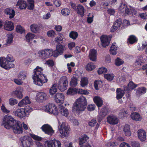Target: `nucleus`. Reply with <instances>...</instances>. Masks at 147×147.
<instances>
[{
	"label": "nucleus",
	"instance_id": "nucleus-10",
	"mask_svg": "<svg viewBox=\"0 0 147 147\" xmlns=\"http://www.w3.org/2000/svg\"><path fill=\"white\" fill-rule=\"evenodd\" d=\"M0 66L5 69H8L13 67L15 65L13 63L9 62L6 58L3 57L0 58Z\"/></svg>",
	"mask_w": 147,
	"mask_h": 147
},
{
	"label": "nucleus",
	"instance_id": "nucleus-50",
	"mask_svg": "<svg viewBox=\"0 0 147 147\" xmlns=\"http://www.w3.org/2000/svg\"><path fill=\"white\" fill-rule=\"evenodd\" d=\"M124 61L120 58L118 57L115 60V64L117 66H119L123 64Z\"/></svg>",
	"mask_w": 147,
	"mask_h": 147
},
{
	"label": "nucleus",
	"instance_id": "nucleus-64",
	"mask_svg": "<svg viewBox=\"0 0 147 147\" xmlns=\"http://www.w3.org/2000/svg\"><path fill=\"white\" fill-rule=\"evenodd\" d=\"M22 80H21L19 78V79H15L13 80V81L14 82L18 85H22L23 82L22 81Z\"/></svg>",
	"mask_w": 147,
	"mask_h": 147
},
{
	"label": "nucleus",
	"instance_id": "nucleus-23",
	"mask_svg": "<svg viewBox=\"0 0 147 147\" xmlns=\"http://www.w3.org/2000/svg\"><path fill=\"white\" fill-rule=\"evenodd\" d=\"M89 57L90 60L96 61L97 59V52L95 50L91 49L89 52Z\"/></svg>",
	"mask_w": 147,
	"mask_h": 147
},
{
	"label": "nucleus",
	"instance_id": "nucleus-63",
	"mask_svg": "<svg viewBox=\"0 0 147 147\" xmlns=\"http://www.w3.org/2000/svg\"><path fill=\"white\" fill-rule=\"evenodd\" d=\"M131 145L132 147H140V143L136 141L131 142Z\"/></svg>",
	"mask_w": 147,
	"mask_h": 147
},
{
	"label": "nucleus",
	"instance_id": "nucleus-14",
	"mask_svg": "<svg viewBox=\"0 0 147 147\" xmlns=\"http://www.w3.org/2000/svg\"><path fill=\"white\" fill-rule=\"evenodd\" d=\"M64 47L60 44H59L56 46V49L53 51V55L56 57L62 53L64 51Z\"/></svg>",
	"mask_w": 147,
	"mask_h": 147
},
{
	"label": "nucleus",
	"instance_id": "nucleus-55",
	"mask_svg": "<svg viewBox=\"0 0 147 147\" xmlns=\"http://www.w3.org/2000/svg\"><path fill=\"white\" fill-rule=\"evenodd\" d=\"M102 82L100 81H95L94 82V86L96 90L98 89V87L102 84Z\"/></svg>",
	"mask_w": 147,
	"mask_h": 147
},
{
	"label": "nucleus",
	"instance_id": "nucleus-40",
	"mask_svg": "<svg viewBox=\"0 0 147 147\" xmlns=\"http://www.w3.org/2000/svg\"><path fill=\"white\" fill-rule=\"evenodd\" d=\"M95 68V65L92 62H90L88 63L85 67L86 70L88 71H91Z\"/></svg>",
	"mask_w": 147,
	"mask_h": 147
},
{
	"label": "nucleus",
	"instance_id": "nucleus-48",
	"mask_svg": "<svg viewBox=\"0 0 147 147\" xmlns=\"http://www.w3.org/2000/svg\"><path fill=\"white\" fill-rule=\"evenodd\" d=\"M128 112L127 110L124 108L121 110L120 112L119 113V116L121 117H123L126 116Z\"/></svg>",
	"mask_w": 147,
	"mask_h": 147
},
{
	"label": "nucleus",
	"instance_id": "nucleus-32",
	"mask_svg": "<svg viewBox=\"0 0 147 147\" xmlns=\"http://www.w3.org/2000/svg\"><path fill=\"white\" fill-rule=\"evenodd\" d=\"M123 132L125 135L127 136H130L131 134L129 126L128 125H125L123 128Z\"/></svg>",
	"mask_w": 147,
	"mask_h": 147
},
{
	"label": "nucleus",
	"instance_id": "nucleus-41",
	"mask_svg": "<svg viewBox=\"0 0 147 147\" xmlns=\"http://www.w3.org/2000/svg\"><path fill=\"white\" fill-rule=\"evenodd\" d=\"M16 30L18 33L20 34L24 33L25 32V30L24 28L20 25L17 26Z\"/></svg>",
	"mask_w": 147,
	"mask_h": 147
},
{
	"label": "nucleus",
	"instance_id": "nucleus-19",
	"mask_svg": "<svg viewBox=\"0 0 147 147\" xmlns=\"http://www.w3.org/2000/svg\"><path fill=\"white\" fill-rule=\"evenodd\" d=\"M4 28L8 31L13 30L14 28L13 23L11 21L6 20L4 24Z\"/></svg>",
	"mask_w": 147,
	"mask_h": 147
},
{
	"label": "nucleus",
	"instance_id": "nucleus-16",
	"mask_svg": "<svg viewBox=\"0 0 147 147\" xmlns=\"http://www.w3.org/2000/svg\"><path fill=\"white\" fill-rule=\"evenodd\" d=\"M107 121L109 123L113 125L117 124L119 122V119L117 117L113 115L108 116L107 118Z\"/></svg>",
	"mask_w": 147,
	"mask_h": 147
},
{
	"label": "nucleus",
	"instance_id": "nucleus-6",
	"mask_svg": "<svg viewBox=\"0 0 147 147\" xmlns=\"http://www.w3.org/2000/svg\"><path fill=\"white\" fill-rule=\"evenodd\" d=\"M59 130L61 138H63L68 136L70 132V128L65 123H62L60 125Z\"/></svg>",
	"mask_w": 147,
	"mask_h": 147
},
{
	"label": "nucleus",
	"instance_id": "nucleus-21",
	"mask_svg": "<svg viewBox=\"0 0 147 147\" xmlns=\"http://www.w3.org/2000/svg\"><path fill=\"white\" fill-rule=\"evenodd\" d=\"M101 45L103 47H105L109 45L111 40V37H100Z\"/></svg>",
	"mask_w": 147,
	"mask_h": 147
},
{
	"label": "nucleus",
	"instance_id": "nucleus-61",
	"mask_svg": "<svg viewBox=\"0 0 147 147\" xmlns=\"http://www.w3.org/2000/svg\"><path fill=\"white\" fill-rule=\"evenodd\" d=\"M6 59L7 60V61L9 63H11V62H13L14 61V59L13 58V57L11 55L9 54L7 55Z\"/></svg>",
	"mask_w": 147,
	"mask_h": 147
},
{
	"label": "nucleus",
	"instance_id": "nucleus-51",
	"mask_svg": "<svg viewBox=\"0 0 147 147\" xmlns=\"http://www.w3.org/2000/svg\"><path fill=\"white\" fill-rule=\"evenodd\" d=\"M52 107H53L51 109V111H52V112L50 113V114H53L55 115H57L58 114L59 112L57 108L54 104H53V106Z\"/></svg>",
	"mask_w": 147,
	"mask_h": 147
},
{
	"label": "nucleus",
	"instance_id": "nucleus-28",
	"mask_svg": "<svg viewBox=\"0 0 147 147\" xmlns=\"http://www.w3.org/2000/svg\"><path fill=\"white\" fill-rule=\"evenodd\" d=\"M31 102L28 96L24 98L21 100L18 103V105L20 107H22L27 104H30Z\"/></svg>",
	"mask_w": 147,
	"mask_h": 147
},
{
	"label": "nucleus",
	"instance_id": "nucleus-60",
	"mask_svg": "<svg viewBox=\"0 0 147 147\" xmlns=\"http://www.w3.org/2000/svg\"><path fill=\"white\" fill-rule=\"evenodd\" d=\"M45 64L49 67H52L54 65V62L52 60L50 59L46 61Z\"/></svg>",
	"mask_w": 147,
	"mask_h": 147
},
{
	"label": "nucleus",
	"instance_id": "nucleus-30",
	"mask_svg": "<svg viewBox=\"0 0 147 147\" xmlns=\"http://www.w3.org/2000/svg\"><path fill=\"white\" fill-rule=\"evenodd\" d=\"M125 90H122L121 88H118L116 90V98L117 99L121 98L125 94L124 91Z\"/></svg>",
	"mask_w": 147,
	"mask_h": 147
},
{
	"label": "nucleus",
	"instance_id": "nucleus-24",
	"mask_svg": "<svg viewBox=\"0 0 147 147\" xmlns=\"http://www.w3.org/2000/svg\"><path fill=\"white\" fill-rule=\"evenodd\" d=\"M13 94L18 98L21 99L23 97L22 89L20 87L18 88L15 91L13 92Z\"/></svg>",
	"mask_w": 147,
	"mask_h": 147
},
{
	"label": "nucleus",
	"instance_id": "nucleus-8",
	"mask_svg": "<svg viewBox=\"0 0 147 147\" xmlns=\"http://www.w3.org/2000/svg\"><path fill=\"white\" fill-rule=\"evenodd\" d=\"M20 140L23 147H30L34 144L32 138L26 135L21 137Z\"/></svg>",
	"mask_w": 147,
	"mask_h": 147
},
{
	"label": "nucleus",
	"instance_id": "nucleus-36",
	"mask_svg": "<svg viewBox=\"0 0 147 147\" xmlns=\"http://www.w3.org/2000/svg\"><path fill=\"white\" fill-rule=\"evenodd\" d=\"M53 106V104H49L45 106H44L42 109L43 110L46 112L49 113L50 114L52 112L51 109Z\"/></svg>",
	"mask_w": 147,
	"mask_h": 147
},
{
	"label": "nucleus",
	"instance_id": "nucleus-56",
	"mask_svg": "<svg viewBox=\"0 0 147 147\" xmlns=\"http://www.w3.org/2000/svg\"><path fill=\"white\" fill-rule=\"evenodd\" d=\"M9 104L10 105L13 106L18 103V101L15 99L10 98L9 99Z\"/></svg>",
	"mask_w": 147,
	"mask_h": 147
},
{
	"label": "nucleus",
	"instance_id": "nucleus-12",
	"mask_svg": "<svg viewBox=\"0 0 147 147\" xmlns=\"http://www.w3.org/2000/svg\"><path fill=\"white\" fill-rule=\"evenodd\" d=\"M42 131L45 134L50 136L52 135L54 133V131L52 127L48 124H45L41 127Z\"/></svg>",
	"mask_w": 147,
	"mask_h": 147
},
{
	"label": "nucleus",
	"instance_id": "nucleus-35",
	"mask_svg": "<svg viewBox=\"0 0 147 147\" xmlns=\"http://www.w3.org/2000/svg\"><path fill=\"white\" fill-rule=\"evenodd\" d=\"M108 112L106 109H102L101 111L99 113L98 117L100 120H102L105 116L108 114Z\"/></svg>",
	"mask_w": 147,
	"mask_h": 147
},
{
	"label": "nucleus",
	"instance_id": "nucleus-7",
	"mask_svg": "<svg viewBox=\"0 0 147 147\" xmlns=\"http://www.w3.org/2000/svg\"><path fill=\"white\" fill-rule=\"evenodd\" d=\"M68 84L67 78L65 76L60 78L57 85L59 89L61 91L65 90Z\"/></svg>",
	"mask_w": 147,
	"mask_h": 147
},
{
	"label": "nucleus",
	"instance_id": "nucleus-2",
	"mask_svg": "<svg viewBox=\"0 0 147 147\" xmlns=\"http://www.w3.org/2000/svg\"><path fill=\"white\" fill-rule=\"evenodd\" d=\"M87 105V101L85 97L82 96L76 99L73 105L72 112L77 114L84 111Z\"/></svg>",
	"mask_w": 147,
	"mask_h": 147
},
{
	"label": "nucleus",
	"instance_id": "nucleus-18",
	"mask_svg": "<svg viewBox=\"0 0 147 147\" xmlns=\"http://www.w3.org/2000/svg\"><path fill=\"white\" fill-rule=\"evenodd\" d=\"M54 98L57 103L62 104L64 102L65 97L62 93H57L54 96Z\"/></svg>",
	"mask_w": 147,
	"mask_h": 147
},
{
	"label": "nucleus",
	"instance_id": "nucleus-52",
	"mask_svg": "<svg viewBox=\"0 0 147 147\" xmlns=\"http://www.w3.org/2000/svg\"><path fill=\"white\" fill-rule=\"evenodd\" d=\"M26 77V73L21 71L19 73L18 77L21 80H24Z\"/></svg>",
	"mask_w": 147,
	"mask_h": 147
},
{
	"label": "nucleus",
	"instance_id": "nucleus-3",
	"mask_svg": "<svg viewBox=\"0 0 147 147\" xmlns=\"http://www.w3.org/2000/svg\"><path fill=\"white\" fill-rule=\"evenodd\" d=\"M128 7L127 5L125 3H121L119 7L121 12H122L125 16H134L137 13V11L135 8L129 6Z\"/></svg>",
	"mask_w": 147,
	"mask_h": 147
},
{
	"label": "nucleus",
	"instance_id": "nucleus-31",
	"mask_svg": "<svg viewBox=\"0 0 147 147\" xmlns=\"http://www.w3.org/2000/svg\"><path fill=\"white\" fill-rule=\"evenodd\" d=\"M94 101L98 107H101L103 105V101L102 99L99 97L95 96L93 98Z\"/></svg>",
	"mask_w": 147,
	"mask_h": 147
},
{
	"label": "nucleus",
	"instance_id": "nucleus-54",
	"mask_svg": "<svg viewBox=\"0 0 147 147\" xmlns=\"http://www.w3.org/2000/svg\"><path fill=\"white\" fill-rule=\"evenodd\" d=\"M136 84H134L133 82H130L128 84V88L129 90L133 89L137 87Z\"/></svg>",
	"mask_w": 147,
	"mask_h": 147
},
{
	"label": "nucleus",
	"instance_id": "nucleus-26",
	"mask_svg": "<svg viewBox=\"0 0 147 147\" xmlns=\"http://www.w3.org/2000/svg\"><path fill=\"white\" fill-rule=\"evenodd\" d=\"M5 13L7 15H9V18H13L15 15V11L14 9H11L10 8H7L4 11Z\"/></svg>",
	"mask_w": 147,
	"mask_h": 147
},
{
	"label": "nucleus",
	"instance_id": "nucleus-53",
	"mask_svg": "<svg viewBox=\"0 0 147 147\" xmlns=\"http://www.w3.org/2000/svg\"><path fill=\"white\" fill-rule=\"evenodd\" d=\"M122 22L120 18H119L113 24L114 26H116L118 28L122 24Z\"/></svg>",
	"mask_w": 147,
	"mask_h": 147
},
{
	"label": "nucleus",
	"instance_id": "nucleus-43",
	"mask_svg": "<svg viewBox=\"0 0 147 147\" xmlns=\"http://www.w3.org/2000/svg\"><path fill=\"white\" fill-rule=\"evenodd\" d=\"M61 13L63 16H67L70 14V10L68 8H64L61 9Z\"/></svg>",
	"mask_w": 147,
	"mask_h": 147
},
{
	"label": "nucleus",
	"instance_id": "nucleus-34",
	"mask_svg": "<svg viewBox=\"0 0 147 147\" xmlns=\"http://www.w3.org/2000/svg\"><path fill=\"white\" fill-rule=\"evenodd\" d=\"M77 13L82 16H84V9L83 6L81 5H78L76 9Z\"/></svg>",
	"mask_w": 147,
	"mask_h": 147
},
{
	"label": "nucleus",
	"instance_id": "nucleus-39",
	"mask_svg": "<svg viewBox=\"0 0 147 147\" xmlns=\"http://www.w3.org/2000/svg\"><path fill=\"white\" fill-rule=\"evenodd\" d=\"M147 45V41L144 42L141 44H139L137 46V49L140 51H142L146 48Z\"/></svg>",
	"mask_w": 147,
	"mask_h": 147
},
{
	"label": "nucleus",
	"instance_id": "nucleus-13",
	"mask_svg": "<svg viewBox=\"0 0 147 147\" xmlns=\"http://www.w3.org/2000/svg\"><path fill=\"white\" fill-rule=\"evenodd\" d=\"M47 147H61L60 142L57 140H48L45 142Z\"/></svg>",
	"mask_w": 147,
	"mask_h": 147
},
{
	"label": "nucleus",
	"instance_id": "nucleus-29",
	"mask_svg": "<svg viewBox=\"0 0 147 147\" xmlns=\"http://www.w3.org/2000/svg\"><path fill=\"white\" fill-rule=\"evenodd\" d=\"M30 28L31 31L35 33H39L40 31V27L37 24H32L30 26Z\"/></svg>",
	"mask_w": 147,
	"mask_h": 147
},
{
	"label": "nucleus",
	"instance_id": "nucleus-59",
	"mask_svg": "<svg viewBox=\"0 0 147 147\" xmlns=\"http://www.w3.org/2000/svg\"><path fill=\"white\" fill-rule=\"evenodd\" d=\"M129 25L130 22L129 20L126 19L123 20L122 24V25L123 28H125Z\"/></svg>",
	"mask_w": 147,
	"mask_h": 147
},
{
	"label": "nucleus",
	"instance_id": "nucleus-9",
	"mask_svg": "<svg viewBox=\"0 0 147 147\" xmlns=\"http://www.w3.org/2000/svg\"><path fill=\"white\" fill-rule=\"evenodd\" d=\"M12 129L13 132L16 134H19L23 133V128L20 121L17 120L14 122L10 129Z\"/></svg>",
	"mask_w": 147,
	"mask_h": 147
},
{
	"label": "nucleus",
	"instance_id": "nucleus-44",
	"mask_svg": "<svg viewBox=\"0 0 147 147\" xmlns=\"http://www.w3.org/2000/svg\"><path fill=\"white\" fill-rule=\"evenodd\" d=\"M78 79L75 78L73 77L71 78L70 82V85L72 87H76L78 84Z\"/></svg>",
	"mask_w": 147,
	"mask_h": 147
},
{
	"label": "nucleus",
	"instance_id": "nucleus-49",
	"mask_svg": "<svg viewBox=\"0 0 147 147\" xmlns=\"http://www.w3.org/2000/svg\"><path fill=\"white\" fill-rule=\"evenodd\" d=\"M138 39L136 37H129L127 39V42L130 44H132L137 42Z\"/></svg>",
	"mask_w": 147,
	"mask_h": 147
},
{
	"label": "nucleus",
	"instance_id": "nucleus-45",
	"mask_svg": "<svg viewBox=\"0 0 147 147\" xmlns=\"http://www.w3.org/2000/svg\"><path fill=\"white\" fill-rule=\"evenodd\" d=\"M57 85L56 84H54L50 89V94L51 95L54 94L57 91V88L56 87Z\"/></svg>",
	"mask_w": 147,
	"mask_h": 147
},
{
	"label": "nucleus",
	"instance_id": "nucleus-27",
	"mask_svg": "<svg viewBox=\"0 0 147 147\" xmlns=\"http://www.w3.org/2000/svg\"><path fill=\"white\" fill-rule=\"evenodd\" d=\"M146 91V88L144 87L138 88L136 91V95L137 97H139L142 95L144 94Z\"/></svg>",
	"mask_w": 147,
	"mask_h": 147
},
{
	"label": "nucleus",
	"instance_id": "nucleus-33",
	"mask_svg": "<svg viewBox=\"0 0 147 147\" xmlns=\"http://www.w3.org/2000/svg\"><path fill=\"white\" fill-rule=\"evenodd\" d=\"M131 117L133 120L136 121L141 120V117L140 115L138 113L136 112L132 113L131 115Z\"/></svg>",
	"mask_w": 147,
	"mask_h": 147
},
{
	"label": "nucleus",
	"instance_id": "nucleus-46",
	"mask_svg": "<svg viewBox=\"0 0 147 147\" xmlns=\"http://www.w3.org/2000/svg\"><path fill=\"white\" fill-rule=\"evenodd\" d=\"M104 77L108 81H111L113 79L114 75L112 73L107 74L104 75Z\"/></svg>",
	"mask_w": 147,
	"mask_h": 147
},
{
	"label": "nucleus",
	"instance_id": "nucleus-62",
	"mask_svg": "<svg viewBox=\"0 0 147 147\" xmlns=\"http://www.w3.org/2000/svg\"><path fill=\"white\" fill-rule=\"evenodd\" d=\"M23 109H24L26 114H27V113H28L30 112L32 110V109L29 106H26Z\"/></svg>",
	"mask_w": 147,
	"mask_h": 147
},
{
	"label": "nucleus",
	"instance_id": "nucleus-57",
	"mask_svg": "<svg viewBox=\"0 0 147 147\" xmlns=\"http://www.w3.org/2000/svg\"><path fill=\"white\" fill-rule=\"evenodd\" d=\"M29 135L33 139L35 140L39 141L41 140L42 138L37 135L31 133H30Z\"/></svg>",
	"mask_w": 147,
	"mask_h": 147
},
{
	"label": "nucleus",
	"instance_id": "nucleus-15",
	"mask_svg": "<svg viewBox=\"0 0 147 147\" xmlns=\"http://www.w3.org/2000/svg\"><path fill=\"white\" fill-rule=\"evenodd\" d=\"M47 98L46 93L40 92L36 94V100L39 102H42L45 100Z\"/></svg>",
	"mask_w": 147,
	"mask_h": 147
},
{
	"label": "nucleus",
	"instance_id": "nucleus-47",
	"mask_svg": "<svg viewBox=\"0 0 147 147\" xmlns=\"http://www.w3.org/2000/svg\"><path fill=\"white\" fill-rule=\"evenodd\" d=\"M76 88H69L67 91V94L68 95H73L76 94Z\"/></svg>",
	"mask_w": 147,
	"mask_h": 147
},
{
	"label": "nucleus",
	"instance_id": "nucleus-42",
	"mask_svg": "<svg viewBox=\"0 0 147 147\" xmlns=\"http://www.w3.org/2000/svg\"><path fill=\"white\" fill-rule=\"evenodd\" d=\"M76 94L78 93L81 94H88L89 92L87 90H83L81 88H76Z\"/></svg>",
	"mask_w": 147,
	"mask_h": 147
},
{
	"label": "nucleus",
	"instance_id": "nucleus-17",
	"mask_svg": "<svg viewBox=\"0 0 147 147\" xmlns=\"http://www.w3.org/2000/svg\"><path fill=\"white\" fill-rule=\"evenodd\" d=\"M13 113L16 116L21 119H24L27 115V114H26L23 108H19L17 109L13 112Z\"/></svg>",
	"mask_w": 147,
	"mask_h": 147
},
{
	"label": "nucleus",
	"instance_id": "nucleus-11",
	"mask_svg": "<svg viewBox=\"0 0 147 147\" xmlns=\"http://www.w3.org/2000/svg\"><path fill=\"white\" fill-rule=\"evenodd\" d=\"M38 54L42 59H45L53 55V51L51 49H46L39 51Z\"/></svg>",
	"mask_w": 147,
	"mask_h": 147
},
{
	"label": "nucleus",
	"instance_id": "nucleus-4",
	"mask_svg": "<svg viewBox=\"0 0 147 147\" xmlns=\"http://www.w3.org/2000/svg\"><path fill=\"white\" fill-rule=\"evenodd\" d=\"M27 3L24 0H18L16 5L20 9H25L27 7L28 9L32 10L34 8V0H27Z\"/></svg>",
	"mask_w": 147,
	"mask_h": 147
},
{
	"label": "nucleus",
	"instance_id": "nucleus-25",
	"mask_svg": "<svg viewBox=\"0 0 147 147\" xmlns=\"http://www.w3.org/2000/svg\"><path fill=\"white\" fill-rule=\"evenodd\" d=\"M58 107L59 112L62 115L65 117L68 116L69 113L67 109L65 108L63 106L61 105H59Z\"/></svg>",
	"mask_w": 147,
	"mask_h": 147
},
{
	"label": "nucleus",
	"instance_id": "nucleus-1",
	"mask_svg": "<svg viewBox=\"0 0 147 147\" xmlns=\"http://www.w3.org/2000/svg\"><path fill=\"white\" fill-rule=\"evenodd\" d=\"M43 68L37 66L33 70L32 76L34 84L38 86H42L43 84L48 81L47 77L43 74Z\"/></svg>",
	"mask_w": 147,
	"mask_h": 147
},
{
	"label": "nucleus",
	"instance_id": "nucleus-5",
	"mask_svg": "<svg viewBox=\"0 0 147 147\" xmlns=\"http://www.w3.org/2000/svg\"><path fill=\"white\" fill-rule=\"evenodd\" d=\"M17 121V120L14 119L11 115H7L4 116L2 125L6 129H10V127L14 124V122Z\"/></svg>",
	"mask_w": 147,
	"mask_h": 147
},
{
	"label": "nucleus",
	"instance_id": "nucleus-58",
	"mask_svg": "<svg viewBox=\"0 0 147 147\" xmlns=\"http://www.w3.org/2000/svg\"><path fill=\"white\" fill-rule=\"evenodd\" d=\"M107 70L104 67H102L99 69L98 72L99 74H102L103 73H105L107 71Z\"/></svg>",
	"mask_w": 147,
	"mask_h": 147
},
{
	"label": "nucleus",
	"instance_id": "nucleus-37",
	"mask_svg": "<svg viewBox=\"0 0 147 147\" xmlns=\"http://www.w3.org/2000/svg\"><path fill=\"white\" fill-rule=\"evenodd\" d=\"M145 55H141L138 56L136 59V62L138 64L141 65V63L144 62L145 61Z\"/></svg>",
	"mask_w": 147,
	"mask_h": 147
},
{
	"label": "nucleus",
	"instance_id": "nucleus-38",
	"mask_svg": "<svg viewBox=\"0 0 147 147\" xmlns=\"http://www.w3.org/2000/svg\"><path fill=\"white\" fill-rule=\"evenodd\" d=\"M88 78H82L80 82V85L82 87H84L88 84Z\"/></svg>",
	"mask_w": 147,
	"mask_h": 147
},
{
	"label": "nucleus",
	"instance_id": "nucleus-22",
	"mask_svg": "<svg viewBox=\"0 0 147 147\" xmlns=\"http://www.w3.org/2000/svg\"><path fill=\"white\" fill-rule=\"evenodd\" d=\"M138 136L140 141H144L146 138V132L142 129H139L138 131Z\"/></svg>",
	"mask_w": 147,
	"mask_h": 147
},
{
	"label": "nucleus",
	"instance_id": "nucleus-20",
	"mask_svg": "<svg viewBox=\"0 0 147 147\" xmlns=\"http://www.w3.org/2000/svg\"><path fill=\"white\" fill-rule=\"evenodd\" d=\"M88 137L86 135H84L80 137L79 139V144L80 147H83L87 143V141Z\"/></svg>",
	"mask_w": 147,
	"mask_h": 147
}]
</instances>
